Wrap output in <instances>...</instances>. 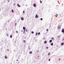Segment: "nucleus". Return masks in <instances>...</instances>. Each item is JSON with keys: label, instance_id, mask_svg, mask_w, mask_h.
<instances>
[{"label": "nucleus", "instance_id": "423d86ee", "mask_svg": "<svg viewBox=\"0 0 64 64\" xmlns=\"http://www.w3.org/2000/svg\"><path fill=\"white\" fill-rule=\"evenodd\" d=\"M61 45H64V42L62 43L61 44Z\"/></svg>", "mask_w": 64, "mask_h": 64}, {"label": "nucleus", "instance_id": "b1692460", "mask_svg": "<svg viewBox=\"0 0 64 64\" xmlns=\"http://www.w3.org/2000/svg\"><path fill=\"white\" fill-rule=\"evenodd\" d=\"M26 32H27V31H28V30H26Z\"/></svg>", "mask_w": 64, "mask_h": 64}, {"label": "nucleus", "instance_id": "0eeeda50", "mask_svg": "<svg viewBox=\"0 0 64 64\" xmlns=\"http://www.w3.org/2000/svg\"><path fill=\"white\" fill-rule=\"evenodd\" d=\"M21 20H24V19H23V18L22 17L21 18Z\"/></svg>", "mask_w": 64, "mask_h": 64}, {"label": "nucleus", "instance_id": "f704fd0d", "mask_svg": "<svg viewBox=\"0 0 64 64\" xmlns=\"http://www.w3.org/2000/svg\"><path fill=\"white\" fill-rule=\"evenodd\" d=\"M15 4H14V6H15Z\"/></svg>", "mask_w": 64, "mask_h": 64}, {"label": "nucleus", "instance_id": "4c0bfd02", "mask_svg": "<svg viewBox=\"0 0 64 64\" xmlns=\"http://www.w3.org/2000/svg\"><path fill=\"white\" fill-rule=\"evenodd\" d=\"M56 15L57 16H58V14H56Z\"/></svg>", "mask_w": 64, "mask_h": 64}, {"label": "nucleus", "instance_id": "7c9ffc66", "mask_svg": "<svg viewBox=\"0 0 64 64\" xmlns=\"http://www.w3.org/2000/svg\"><path fill=\"white\" fill-rule=\"evenodd\" d=\"M46 31H48V29H47L46 30Z\"/></svg>", "mask_w": 64, "mask_h": 64}, {"label": "nucleus", "instance_id": "412c9836", "mask_svg": "<svg viewBox=\"0 0 64 64\" xmlns=\"http://www.w3.org/2000/svg\"><path fill=\"white\" fill-rule=\"evenodd\" d=\"M32 34H33V33H34V32H32Z\"/></svg>", "mask_w": 64, "mask_h": 64}, {"label": "nucleus", "instance_id": "9d476101", "mask_svg": "<svg viewBox=\"0 0 64 64\" xmlns=\"http://www.w3.org/2000/svg\"><path fill=\"white\" fill-rule=\"evenodd\" d=\"M12 13H14V10H12Z\"/></svg>", "mask_w": 64, "mask_h": 64}, {"label": "nucleus", "instance_id": "473e14b6", "mask_svg": "<svg viewBox=\"0 0 64 64\" xmlns=\"http://www.w3.org/2000/svg\"><path fill=\"white\" fill-rule=\"evenodd\" d=\"M40 34V32H39L38 33V35H39V34Z\"/></svg>", "mask_w": 64, "mask_h": 64}, {"label": "nucleus", "instance_id": "c85d7f7f", "mask_svg": "<svg viewBox=\"0 0 64 64\" xmlns=\"http://www.w3.org/2000/svg\"><path fill=\"white\" fill-rule=\"evenodd\" d=\"M58 60H59V61H60V59L59 58Z\"/></svg>", "mask_w": 64, "mask_h": 64}, {"label": "nucleus", "instance_id": "2f4dec72", "mask_svg": "<svg viewBox=\"0 0 64 64\" xmlns=\"http://www.w3.org/2000/svg\"><path fill=\"white\" fill-rule=\"evenodd\" d=\"M25 32H23V33H24H24H25Z\"/></svg>", "mask_w": 64, "mask_h": 64}, {"label": "nucleus", "instance_id": "ddd939ff", "mask_svg": "<svg viewBox=\"0 0 64 64\" xmlns=\"http://www.w3.org/2000/svg\"><path fill=\"white\" fill-rule=\"evenodd\" d=\"M53 43H52L51 44V45L52 46H53Z\"/></svg>", "mask_w": 64, "mask_h": 64}, {"label": "nucleus", "instance_id": "dca6fc26", "mask_svg": "<svg viewBox=\"0 0 64 64\" xmlns=\"http://www.w3.org/2000/svg\"><path fill=\"white\" fill-rule=\"evenodd\" d=\"M30 54H31V53H32V52L30 51Z\"/></svg>", "mask_w": 64, "mask_h": 64}, {"label": "nucleus", "instance_id": "f03ea898", "mask_svg": "<svg viewBox=\"0 0 64 64\" xmlns=\"http://www.w3.org/2000/svg\"><path fill=\"white\" fill-rule=\"evenodd\" d=\"M35 17L36 18H38V15H36L35 16Z\"/></svg>", "mask_w": 64, "mask_h": 64}, {"label": "nucleus", "instance_id": "20e7f679", "mask_svg": "<svg viewBox=\"0 0 64 64\" xmlns=\"http://www.w3.org/2000/svg\"><path fill=\"white\" fill-rule=\"evenodd\" d=\"M62 32L63 33H64V29H63L62 30Z\"/></svg>", "mask_w": 64, "mask_h": 64}, {"label": "nucleus", "instance_id": "9b49d317", "mask_svg": "<svg viewBox=\"0 0 64 64\" xmlns=\"http://www.w3.org/2000/svg\"><path fill=\"white\" fill-rule=\"evenodd\" d=\"M38 34V33L37 32H36V36H37Z\"/></svg>", "mask_w": 64, "mask_h": 64}, {"label": "nucleus", "instance_id": "1a4fd4ad", "mask_svg": "<svg viewBox=\"0 0 64 64\" xmlns=\"http://www.w3.org/2000/svg\"><path fill=\"white\" fill-rule=\"evenodd\" d=\"M52 42V40H50V42L51 43V42Z\"/></svg>", "mask_w": 64, "mask_h": 64}, {"label": "nucleus", "instance_id": "e433bc0d", "mask_svg": "<svg viewBox=\"0 0 64 64\" xmlns=\"http://www.w3.org/2000/svg\"><path fill=\"white\" fill-rule=\"evenodd\" d=\"M59 36H58V38H59Z\"/></svg>", "mask_w": 64, "mask_h": 64}, {"label": "nucleus", "instance_id": "58836bf2", "mask_svg": "<svg viewBox=\"0 0 64 64\" xmlns=\"http://www.w3.org/2000/svg\"><path fill=\"white\" fill-rule=\"evenodd\" d=\"M24 32H25V30H24Z\"/></svg>", "mask_w": 64, "mask_h": 64}, {"label": "nucleus", "instance_id": "393cba45", "mask_svg": "<svg viewBox=\"0 0 64 64\" xmlns=\"http://www.w3.org/2000/svg\"><path fill=\"white\" fill-rule=\"evenodd\" d=\"M40 20H43V19H42V18H41Z\"/></svg>", "mask_w": 64, "mask_h": 64}, {"label": "nucleus", "instance_id": "bb28decb", "mask_svg": "<svg viewBox=\"0 0 64 64\" xmlns=\"http://www.w3.org/2000/svg\"><path fill=\"white\" fill-rule=\"evenodd\" d=\"M48 61H50V59H49V60H48Z\"/></svg>", "mask_w": 64, "mask_h": 64}, {"label": "nucleus", "instance_id": "f3484780", "mask_svg": "<svg viewBox=\"0 0 64 64\" xmlns=\"http://www.w3.org/2000/svg\"><path fill=\"white\" fill-rule=\"evenodd\" d=\"M16 33H18V31H16Z\"/></svg>", "mask_w": 64, "mask_h": 64}, {"label": "nucleus", "instance_id": "2eb2a0df", "mask_svg": "<svg viewBox=\"0 0 64 64\" xmlns=\"http://www.w3.org/2000/svg\"><path fill=\"white\" fill-rule=\"evenodd\" d=\"M44 43H47V42L46 41H45V42H44Z\"/></svg>", "mask_w": 64, "mask_h": 64}, {"label": "nucleus", "instance_id": "c9c22d12", "mask_svg": "<svg viewBox=\"0 0 64 64\" xmlns=\"http://www.w3.org/2000/svg\"><path fill=\"white\" fill-rule=\"evenodd\" d=\"M16 61H18V60H16Z\"/></svg>", "mask_w": 64, "mask_h": 64}, {"label": "nucleus", "instance_id": "6e6552de", "mask_svg": "<svg viewBox=\"0 0 64 64\" xmlns=\"http://www.w3.org/2000/svg\"><path fill=\"white\" fill-rule=\"evenodd\" d=\"M23 29L24 30H25V29H26V28H25V27H23Z\"/></svg>", "mask_w": 64, "mask_h": 64}, {"label": "nucleus", "instance_id": "aec40b11", "mask_svg": "<svg viewBox=\"0 0 64 64\" xmlns=\"http://www.w3.org/2000/svg\"><path fill=\"white\" fill-rule=\"evenodd\" d=\"M40 3H42V1H41V0H40Z\"/></svg>", "mask_w": 64, "mask_h": 64}, {"label": "nucleus", "instance_id": "cd10ccee", "mask_svg": "<svg viewBox=\"0 0 64 64\" xmlns=\"http://www.w3.org/2000/svg\"><path fill=\"white\" fill-rule=\"evenodd\" d=\"M7 36H8V34H7Z\"/></svg>", "mask_w": 64, "mask_h": 64}, {"label": "nucleus", "instance_id": "4be33fe9", "mask_svg": "<svg viewBox=\"0 0 64 64\" xmlns=\"http://www.w3.org/2000/svg\"><path fill=\"white\" fill-rule=\"evenodd\" d=\"M16 23H15V24H14L15 26H16Z\"/></svg>", "mask_w": 64, "mask_h": 64}, {"label": "nucleus", "instance_id": "a211bd4d", "mask_svg": "<svg viewBox=\"0 0 64 64\" xmlns=\"http://www.w3.org/2000/svg\"><path fill=\"white\" fill-rule=\"evenodd\" d=\"M50 53L49 52L48 54V55L49 56V55H50Z\"/></svg>", "mask_w": 64, "mask_h": 64}, {"label": "nucleus", "instance_id": "5701e85b", "mask_svg": "<svg viewBox=\"0 0 64 64\" xmlns=\"http://www.w3.org/2000/svg\"><path fill=\"white\" fill-rule=\"evenodd\" d=\"M52 40H53V39H54V38H52Z\"/></svg>", "mask_w": 64, "mask_h": 64}, {"label": "nucleus", "instance_id": "39448f33", "mask_svg": "<svg viewBox=\"0 0 64 64\" xmlns=\"http://www.w3.org/2000/svg\"><path fill=\"white\" fill-rule=\"evenodd\" d=\"M17 6H18V7H20V5H19V4H17Z\"/></svg>", "mask_w": 64, "mask_h": 64}, {"label": "nucleus", "instance_id": "7ed1b4c3", "mask_svg": "<svg viewBox=\"0 0 64 64\" xmlns=\"http://www.w3.org/2000/svg\"><path fill=\"white\" fill-rule=\"evenodd\" d=\"M34 7H35L36 6V4H34Z\"/></svg>", "mask_w": 64, "mask_h": 64}, {"label": "nucleus", "instance_id": "a878e982", "mask_svg": "<svg viewBox=\"0 0 64 64\" xmlns=\"http://www.w3.org/2000/svg\"><path fill=\"white\" fill-rule=\"evenodd\" d=\"M48 47L47 46V47H46V49H48Z\"/></svg>", "mask_w": 64, "mask_h": 64}, {"label": "nucleus", "instance_id": "6ab92c4d", "mask_svg": "<svg viewBox=\"0 0 64 64\" xmlns=\"http://www.w3.org/2000/svg\"><path fill=\"white\" fill-rule=\"evenodd\" d=\"M5 58L6 59H7V57H6V56H5Z\"/></svg>", "mask_w": 64, "mask_h": 64}, {"label": "nucleus", "instance_id": "ea45409f", "mask_svg": "<svg viewBox=\"0 0 64 64\" xmlns=\"http://www.w3.org/2000/svg\"><path fill=\"white\" fill-rule=\"evenodd\" d=\"M8 2H9V0L8 1Z\"/></svg>", "mask_w": 64, "mask_h": 64}, {"label": "nucleus", "instance_id": "72a5a7b5", "mask_svg": "<svg viewBox=\"0 0 64 64\" xmlns=\"http://www.w3.org/2000/svg\"><path fill=\"white\" fill-rule=\"evenodd\" d=\"M7 50L8 51H9V49H8Z\"/></svg>", "mask_w": 64, "mask_h": 64}, {"label": "nucleus", "instance_id": "c756f323", "mask_svg": "<svg viewBox=\"0 0 64 64\" xmlns=\"http://www.w3.org/2000/svg\"><path fill=\"white\" fill-rule=\"evenodd\" d=\"M24 12H24V11H23V13H24Z\"/></svg>", "mask_w": 64, "mask_h": 64}, {"label": "nucleus", "instance_id": "4468645a", "mask_svg": "<svg viewBox=\"0 0 64 64\" xmlns=\"http://www.w3.org/2000/svg\"><path fill=\"white\" fill-rule=\"evenodd\" d=\"M23 42H25V43H26V41L25 40H24Z\"/></svg>", "mask_w": 64, "mask_h": 64}, {"label": "nucleus", "instance_id": "f8f14e48", "mask_svg": "<svg viewBox=\"0 0 64 64\" xmlns=\"http://www.w3.org/2000/svg\"><path fill=\"white\" fill-rule=\"evenodd\" d=\"M10 38H12V35H11L10 36Z\"/></svg>", "mask_w": 64, "mask_h": 64}, {"label": "nucleus", "instance_id": "f257e3e1", "mask_svg": "<svg viewBox=\"0 0 64 64\" xmlns=\"http://www.w3.org/2000/svg\"><path fill=\"white\" fill-rule=\"evenodd\" d=\"M60 29V26H58V29Z\"/></svg>", "mask_w": 64, "mask_h": 64}]
</instances>
